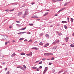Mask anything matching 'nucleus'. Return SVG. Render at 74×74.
<instances>
[{
	"label": "nucleus",
	"instance_id": "obj_1",
	"mask_svg": "<svg viewBox=\"0 0 74 74\" xmlns=\"http://www.w3.org/2000/svg\"><path fill=\"white\" fill-rule=\"evenodd\" d=\"M48 56L50 55H53V53H46L44 54V56Z\"/></svg>",
	"mask_w": 74,
	"mask_h": 74
},
{
	"label": "nucleus",
	"instance_id": "obj_2",
	"mask_svg": "<svg viewBox=\"0 0 74 74\" xmlns=\"http://www.w3.org/2000/svg\"><path fill=\"white\" fill-rule=\"evenodd\" d=\"M59 40H58L56 41H55V42H54L53 43V44L55 45V44H58V43H59Z\"/></svg>",
	"mask_w": 74,
	"mask_h": 74
},
{
	"label": "nucleus",
	"instance_id": "obj_3",
	"mask_svg": "<svg viewBox=\"0 0 74 74\" xmlns=\"http://www.w3.org/2000/svg\"><path fill=\"white\" fill-rule=\"evenodd\" d=\"M16 68H19V69H21L23 70H25V69H24L22 67V66H17L16 67Z\"/></svg>",
	"mask_w": 74,
	"mask_h": 74
},
{
	"label": "nucleus",
	"instance_id": "obj_4",
	"mask_svg": "<svg viewBox=\"0 0 74 74\" xmlns=\"http://www.w3.org/2000/svg\"><path fill=\"white\" fill-rule=\"evenodd\" d=\"M32 18H38L37 16L36 15H34L32 17Z\"/></svg>",
	"mask_w": 74,
	"mask_h": 74
},
{
	"label": "nucleus",
	"instance_id": "obj_5",
	"mask_svg": "<svg viewBox=\"0 0 74 74\" xmlns=\"http://www.w3.org/2000/svg\"><path fill=\"white\" fill-rule=\"evenodd\" d=\"M26 33V32H19L17 34H23L24 33Z\"/></svg>",
	"mask_w": 74,
	"mask_h": 74
},
{
	"label": "nucleus",
	"instance_id": "obj_6",
	"mask_svg": "<svg viewBox=\"0 0 74 74\" xmlns=\"http://www.w3.org/2000/svg\"><path fill=\"white\" fill-rule=\"evenodd\" d=\"M28 13V12H27V11H25V13L24 14L25 16H26L27 15V13Z\"/></svg>",
	"mask_w": 74,
	"mask_h": 74
},
{
	"label": "nucleus",
	"instance_id": "obj_7",
	"mask_svg": "<svg viewBox=\"0 0 74 74\" xmlns=\"http://www.w3.org/2000/svg\"><path fill=\"white\" fill-rule=\"evenodd\" d=\"M32 49H36V50H38V48L36 47H33L32 48Z\"/></svg>",
	"mask_w": 74,
	"mask_h": 74
},
{
	"label": "nucleus",
	"instance_id": "obj_8",
	"mask_svg": "<svg viewBox=\"0 0 74 74\" xmlns=\"http://www.w3.org/2000/svg\"><path fill=\"white\" fill-rule=\"evenodd\" d=\"M22 14V12H19L18 14V16H19L20 15H21Z\"/></svg>",
	"mask_w": 74,
	"mask_h": 74
},
{
	"label": "nucleus",
	"instance_id": "obj_9",
	"mask_svg": "<svg viewBox=\"0 0 74 74\" xmlns=\"http://www.w3.org/2000/svg\"><path fill=\"white\" fill-rule=\"evenodd\" d=\"M69 40V37H66L65 38V41L66 42H67Z\"/></svg>",
	"mask_w": 74,
	"mask_h": 74
},
{
	"label": "nucleus",
	"instance_id": "obj_10",
	"mask_svg": "<svg viewBox=\"0 0 74 74\" xmlns=\"http://www.w3.org/2000/svg\"><path fill=\"white\" fill-rule=\"evenodd\" d=\"M61 22L62 23H67V21H62Z\"/></svg>",
	"mask_w": 74,
	"mask_h": 74
},
{
	"label": "nucleus",
	"instance_id": "obj_11",
	"mask_svg": "<svg viewBox=\"0 0 74 74\" xmlns=\"http://www.w3.org/2000/svg\"><path fill=\"white\" fill-rule=\"evenodd\" d=\"M45 36L46 37L49 38V35H48V34H46Z\"/></svg>",
	"mask_w": 74,
	"mask_h": 74
},
{
	"label": "nucleus",
	"instance_id": "obj_12",
	"mask_svg": "<svg viewBox=\"0 0 74 74\" xmlns=\"http://www.w3.org/2000/svg\"><path fill=\"white\" fill-rule=\"evenodd\" d=\"M16 55V54L15 53H14L13 54H12L11 56V57H14V56H15Z\"/></svg>",
	"mask_w": 74,
	"mask_h": 74
},
{
	"label": "nucleus",
	"instance_id": "obj_13",
	"mask_svg": "<svg viewBox=\"0 0 74 74\" xmlns=\"http://www.w3.org/2000/svg\"><path fill=\"white\" fill-rule=\"evenodd\" d=\"M4 37V38H5V40H7V38H8V36H5Z\"/></svg>",
	"mask_w": 74,
	"mask_h": 74
},
{
	"label": "nucleus",
	"instance_id": "obj_14",
	"mask_svg": "<svg viewBox=\"0 0 74 74\" xmlns=\"http://www.w3.org/2000/svg\"><path fill=\"white\" fill-rule=\"evenodd\" d=\"M49 46V43H47L45 44V47H48V46Z\"/></svg>",
	"mask_w": 74,
	"mask_h": 74
},
{
	"label": "nucleus",
	"instance_id": "obj_15",
	"mask_svg": "<svg viewBox=\"0 0 74 74\" xmlns=\"http://www.w3.org/2000/svg\"><path fill=\"white\" fill-rule=\"evenodd\" d=\"M26 29V27H25V28H22L21 29H19V30H25Z\"/></svg>",
	"mask_w": 74,
	"mask_h": 74
},
{
	"label": "nucleus",
	"instance_id": "obj_16",
	"mask_svg": "<svg viewBox=\"0 0 74 74\" xmlns=\"http://www.w3.org/2000/svg\"><path fill=\"white\" fill-rule=\"evenodd\" d=\"M40 36H43V35H44V33H42L41 34H39Z\"/></svg>",
	"mask_w": 74,
	"mask_h": 74
},
{
	"label": "nucleus",
	"instance_id": "obj_17",
	"mask_svg": "<svg viewBox=\"0 0 74 74\" xmlns=\"http://www.w3.org/2000/svg\"><path fill=\"white\" fill-rule=\"evenodd\" d=\"M48 14V12L46 13L45 14L43 15V16H46V15H47Z\"/></svg>",
	"mask_w": 74,
	"mask_h": 74
},
{
	"label": "nucleus",
	"instance_id": "obj_18",
	"mask_svg": "<svg viewBox=\"0 0 74 74\" xmlns=\"http://www.w3.org/2000/svg\"><path fill=\"white\" fill-rule=\"evenodd\" d=\"M32 69H37V67H32Z\"/></svg>",
	"mask_w": 74,
	"mask_h": 74
},
{
	"label": "nucleus",
	"instance_id": "obj_19",
	"mask_svg": "<svg viewBox=\"0 0 74 74\" xmlns=\"http://www.w3.org/2000/svg\"><path fill=\"white\" fill-rule=\"evenodd\" d=\"M24 40V38H20L19 39V41H21V40Z\"/></svg>",
	"mask_w": 74,
	"mask_h": 74
},
{
	"label": "nucleus",
	"instance_id": "obj_20",
	"mask_svg": "<svg viewBox=\"0 0 74 74\" xmlns=\"http://www.w3.org/2000/svg\"><path fill=\"white\" fill-rule=\"evenodd\" d=\"M14 11V9H13L12 10H9V11H10V12H11L12 11Z\"/></svg>",
	"mask_w": 74,
	"mask_h": 74
},
{
	"label": "nucleus",
	"instance_id": "obj_21",
	"mask_svg": "<svg viewBox=\"0 0 74 74\" xmlns=\"http://www.w3.org/2000/svg\"><path fill=\"white\" fill-rule=\"evenodd\" d=\"M42 61H41L39 62L38 64H42Z\"/></svg>",
	"mask_w": 74,
	"mask_h": 74
},
{
	"label": "nucleus",
	"instance_id": "obj_22",
	"mask_svg": "<svg viewBox=\"0 0 74 74\" xmlns=\"http://www.w3.org/2000/svg\"><path fill=\"white\" fill-rule=\"evenodd\" d=\"M68 3H65L64 5V7H65V6H66V5H67V4Z\"/></svg>",
	"mask_w": 74,
	"mask_h": 74
},
{
	"label": "nucleus",
	"instance_id": "obj_23",
	"mask_svg": "<svg viewBox=\"0 0 74 74\" xmlns=\"http://www.w3.org/2000/svg\"><path fill=\"white\" fill-rule=\"evenodd\" d=\"M20 55H25V53H21L20 54Z\"/></svg>",
	"mask_w": 74,
	"mask_h": 74
},
{
	"label": "nucleus",
	"instance_id": "obj_24",
	"mask_svg": "<svg viewBox=\"0 0 74 74\" xmlns=\"http://www.w3.org/2000/svg\"><path fill=\"white\" fill-rule=\"evenodd\" d=\"M52 1H53V2H56V1H57V0H52Z\"/></svg>",
	"mask_w": 74,
	"mask_h": 74
},
{
	"label": "nucleus",
	"instance_id": "obj_25",
	"mask_svg": "<svg viewBox=\"0 0 74 74\" xmlns=\"http://www.w3.org/2000/svg\"><path fill=\"white\" fill-rule=\"evenodd\" d=\"M71 21L72 22H73L74 19H73L72 18H71Z\"/></svg>",
	"mask_w": 74,
	"mask_h": 74
},
{
	"label": "nucleus",
	"instance_id": "obj_26",
	"mask_svg": "<svg viewBox=\"0 0 74 74\" xmlns=\"http://www.w3.org/2000/svg\"><path fill=\"white\" fill-rule=\"evenodd\" d=\"M65 9H66V8H61V10L62 11V10H64Z\"/></svg>",
	"mask_w": 74,
	"mask_h": 74
},
{
	"label": "nucleus",
	"instance_id": "obj_27",
	"mask_svg": "<svg viewBox=\"0 0 74 74\" xmlns=\"http://www.w3.org/2000/svg\"><path fill=\"white\" fill-rule=\"evenodd\" d=\"M64 27L65 29H67V27L66 25H64Z\"/></svg>",
	"mask_w": 74,
	"mask_h": 74
},
{
	"label": "nucleus",
	"instance_id": "obj_28",
	"mask_svg": "<svg viewBox=\"0 0 74 74\" xmlns=\"http://www.w3.org/2000/svg\"><path fill=\"white\" fill-rule=\"evenodd\" d=\"M23 67H24V69H26V67L25 65H23Z\"/></svg>",
	"mask_w": 74,
	"mask_h": 74
},
{
	"label": "nucleus",
	"instance_id": "obj_29",
	"mask_svg": "<svg viewBox=\"0 0 74 74\" xmlns=\"http://www.w3.org/2000/svg\"><path fill=\"white\" fill-rule=\"evenodd\" d=\"M61 35H62V33H60V34H58V36H60Z\"/></svg>",
	"mask_w": 74,
	"mask_h": 74
},
{
	"label": "nucleus",
	"instance_id": "obj_30",
	"mask_svg": "<svg viewBox=\"0 0 74 74\" xmlns=\"http://www.w3.org/2000/svg\"><path fill=\"white\" fill-rule=\"evenodd\" d=\"M39 45H43V43H42V42H40L39 43Z\"/></svg>",
	"mask_w": 74,
	"mask_h": 74
},
{
	"label": "nucleus",
	"instance_id": "obj_31",
	"mask_svg": "<svg viewBox=\"0 0 74 74\" xmlns=\"http://www.w3.org/2000/svg\"><path fill=\"white\" fill-rule=\"evenodd\" d=\"M47 72V71H44L43 72V74H45V73H46V72Z\"/></svg>",
	"mask_w": 74,
	"mask_h": 74
},
{
	"label": "nucleus",
	"instance_id": "obj_32",
	"mask_svg": "<svg viewBox=\"0 0 74 74\" xmlns=\"http://www.w3.org/2000/svg\"><path fill=\"white\" fill-rule=\"evenodd\" d=\"M67 21H68V22H69V18L67 17Z\"/></svg>",
	"mask_w": 74,
	"mask_h": 74
},
{
	"label": "nucleus",
	"instance_id": "obj_33",
	"mask_svg": "<svg viewBox=\"0 0 74 74\" xmlns=\"http://www.w3.org/2000/svg\"><path fill=\"white\" fill-rule=\"evenodd\" d=\"M45 70L46 71H47V70H48V68L47 67L45 68Z\"/></svg>",
	"mask_w": 74,
	"mask_h": 74
},
{
	"label": "nucleus",
	"instance_id": "obj_34",
	"mask_svg": "<svg viewBox=\"0 0 74 74\" xmlns=\"http://www.w3.org/2000/svg\"><path fill=\"white\" fill-rule=\"evenodd\" d=\"M29 54L30 56H31V55H32V53L31 52Z\"/></svg>",
	"mask_w": 74,
	"mask_h": 74
},
{
	"label": "nucleus",
	"instance_id": "obj_35",
	"mask_svg": "<svg viewBox=\"0 0 74 74\" xmlns=\"http://www.w3.org/2000/svg\"><path fill=\"white\" fill-rule=\"evenodd\" d=\"M29 25H30V26H33V24H29Z\"/></svg>",
	"mask_w": 74,
	"mask_h": 74
},
{
	"label": "nucleus",
	"instance_id": "obj_36",
	"mask_svg": "<svg viewBox=\"0 0 74 74\" xmlns=\"http://www.w3.org/2000/svg\"><path fill=\"white\" fill-rule=\"evenodd\" d=\"M16 22L17 23H20V21H16Z\"/></svg>",
	"mask_w": 74,
	"mask_h": 74
},
{
	"label": "nucleus",
	"instance_id": "obj_37",
	"mask_svg": "<svg viewBox=\"0 0 74 74\" xmlns=\"http://www.w3.org/2000/svg\"><path fill=\"white\" fill-rule=\"evenodd\" d=\"M27 34H31V33L30 32H28L27 33Z\"/></svg>",
	"mask_w": 74,
	"mask_h": 74
},
{
	"label": "nucleus",
	"instance_id": "obj_38",
	"mask_svg": "<svg viewBox=\"0 0 74 74\" xmlns=\"http://www.w3.org/2000/svg\"><path fill=\"white\" fill-rule=\"evenodd\" d=\"M25 7V5H23L21 7V8H22V7Z\"/></svg>",
	"mask_w": 74,
	"mask_h": 74
},
{
	"label": "nucleus",
	"instance_id": "obj_39",
	"mask_svg": "<svg viewBox=\"0 0 74 74\" xmlns=\"http://www.w3.org/2000/svg\"><path fill=\"white\" fill-rule=\"evenodd\" d=\"M55 59V58L53 57H52V58L51 59V60H54Z\"/></svg>",
	"mask_w": 74,
	"mask_h": 74
},
{
	"label": "nucleus",
	"instance_id": "obj_40",
	"mask_svg": "<svg viewBox=\"0 0 74 74\" xmlns=\"http://www.w3.org/2000/svg\"><path fill=\"white\" fill-rule=\"evenodd\" d=\"M9 73H10V71H8L7 72V73H6V74H9Z\"/></svg>",
	"mask_w": 74,
	"mask_h": 74
},
{
	"label": "nucleus",
	"instance_id": "obj_41",
	"mask_svg": "<svg viewBox=\"0 0 74 74\" xmlns=\"http://www.w3.org/2000/svg\"><path fill=\"white\" fill-rule=\"evenodd\" d=\"M5 11H7V12H8L9 11V10H5Z\"/></svg>",
	"mask_w": 74,
	"mask_h": 74
},
{
	"label": "nucleus",
	"instance_id": "obj_42",
	"mask_svg": "<svg viewBox=\"0 0 74 74\" xmlns=\"http://www.w3.org/2000/svg\"><path fill=\"white\" fill-rule=\"evenodd\" d=\"M37 71H39V70H40V69H39L38 68L37 69Z\"/></svg>",
	"mask_w": 74,
	"mask_h": 74
},
{
	"label": "nucleus",
	"instance_id": "obj_43",
	"mask_svg": "<svg viewBox=\"0 0 74 74\" xmlns=\"http://www.w3.org/2000/svg\"><path fill=\"white\" fill-rule=\"evenodd\" d=\"M45 60V58H43L42 60H43L44 61V60Z\"/></svg>",
	"mask_w": 74,
	"mask_h": 74
},
{
	"label": "nucleus",
	"instance_id": "obj_44",
	"mask_svg": "<svg viewBox=\"0 0 74 74\" xmlns=\"http://www.w3.org/2000/svg\"><path fill=\"white\" fill-rule=\"evenodd\" d=\"M49 65H51L52 64V63H50L49 64Z\"/></svg>",
	"mask_w": 74,
	"mask_h": 74
},
{
	"label": "nucleus",
	"instance_id": "obj_45",
	"mask_svg": "<svg viewBox=\"0 0 74 74\" xmlns=\"http://www.w3.org/2000/svg\"><path fill=\"white\" fill-rule=\"evenodd\" d=\"M34 4V2H32V3L31 4H32V5H33V4Z\"/></svg>",
	"mask_w": 74,
	"mask_h": 74
},
{
	"label": "nucleus",
	"instance_id": "obj_46",
	"mask_svg": "<svg viewBox=\"0 0 74 74\" xmlns=\"http://www.w3.org/2000/svg\"><path fill=\"white\" fill-rule=\"evenodd\" d=\"M8 43L7 42H5V45H7V44Z\"/></svg>",
	"mask_w": 74,
	"mask_h": 74
},
{
	"label": "nucleus",
	"instance_id": "obj_47",
	"mask_svg": "<svg viewBox=\"0 0 74 74\" xmlns=\"http://www.w3.org/2000/svg\"><path fill=\"white\" fill-rule=\"evenodd\" d=\"M53 49H56V47H53Z\"/></svg>",
	"mask_w": 74,
	"mask_h": 74
},
{
	"label": "nucleus",
	"instance_id": "obj_48",
	"mask_svg": "<svg viewBox=\"0 0 74 74\" xmlns=\"http://www.w3.org/2000/svg\"><path fill=\"white\" fill-rule=\"evenodd\" d=\"M39 69H42V66H40L39 67Z\"/></svg>",
	"mask_w": 74,
	"mask_h": 74
},
{
	"label": "nucleus",
	"instance_id": "obj_49",
	"mask_svg": "<svg viewBox=\"0 0 74 74\" xmlns=\"http://www.w3.org/2000/svg\"><path fill=\"white\" fill-rule=\"evenodd\" d=\"M29 10V9H26V11H27V12H28V10Z\"/></svg>",
	"mask_w": 74,
	"mask_h": 74
},
{
	"label": "nucleus",
	"instance_id": "obj_50",
	"mask_svg": "<svg viewBox=\"0 0 74 74\" xmlns=\"http://www.w3.org/2000/svg\"><path fill=\"white\" fill-rule=\"evenodd\" d=\"M12 4L13 5H15V3H12Z\"/></svg>",
	"mask_w": 74,
	"mask_h": 74
},
{
	"label": "nucleus",
	"instance_id": "obj_51",
	"mask_svg": "<svg viewBox=\"0 0 74 74\" xmlns=\"http://www.w3.org/2000/svg\"><path fill=\"white\" fill-rule=\"evenodd\" d=\"M12 27H11V26L9 27L10 29H11V28H12Z\"/></svg>",
	"mask_w": 74,
	"mask_h": 74
},
{
	"label": "nucleus",
	"instance_id": "obj_52",
	"mask_svg": "<svg viewBox=\"0 0 74 74\" xmlns=\"http://www.w3.org/2000/svg\"><path fill=\"white\" fill-rule=\"evenodd\" d=\"M62 71H60L59 72V74H60V73H62Z\"/></svg>",
	"mask_w": 74,
	"mask_h": 74
},
{
	"label": "nucleus",
	"instance_id": "obj_53",
	"mask_svg": "<svg viewBox=\"0 0 74 74\" xmlns=\"http://www.w3.org/2000/svg\"><path fill=\"white\" fill-rule=\"evenodd\" d=\"M54 16H58V14H55Z\"/></svg>",
	"mask_w": 74,
	"mask_h": 74
},
{
	"label": "nucleus",
	"instance_id": "obj_54",
	"mask_svg": "<svg viewBox=\"0 0 74 74\" xmlns=\"http://www.w3.org/2000/svg\"><path fill=\"white\" fill-rule=\"evenodd\" d=\"M26 55H27V56H30V55L29 54H26Z\"/></svg>",
	"mask_w": 74,
	"mask_h": 74
},
{
	"label": "nucleus",
	"instance_id": "obj_55",
	"mask_svg": "<svg viewBox=\"0 0 74 74\" xmlns=\"http://www.w3.org/2000/svg\"><path fill=\"white\" fill-rule=\"evenodd\" d=\"M7 70V68H5V71H6V70Z\"/></svg>",
	"mask_w": 74,
	"mask_h": 74
},
{
	"label": "nucleus",
	"instance_id": "obj_56",
	"mask_svg": "<svg viewBox=\"0 0 74 74\" xmlns=\"http://www.w3.org/2000/svg\"><path fill=\"white\" fill-rule=\"evenodd\" d=\"M53 27V25H51L50 26V27Z\"/></svg>",
	"mask_w": 74,
	"mask_h": 74
},
{
	"label": "nucleus",
	"instance_id": "obj_57",
	"mask_svg": "<svg viewBox=\"0 0 74 74\" xmlns=\"http://www.w3.org/2000/svg\"><path fill=\"white\" fill-rule=\"evenodd\" d=\"M12 42H15V41L14 40H13Z\"/></svg>",
	"mask_w": 74,
	"mask_h": 74
},
{
	"label": "nucleus",
	"instance_id": "obj_58",
	"mask_svg": "<svg viewBox=\"0 0 74 74\" xmlns=\"http://www.w3.org/2000/svg\"><path fill=\"white\" fill-rule=\"evenodd\" d=\"M70 47H73V45L72 44H71L70 45Z\"/></svg>",
	"mask_w": 74,
	"mask_h": 74
},
{
	"label": "nucleus",
	"instance_id": "obj_59",
	"mask_svg": "<svg viewBox=\"0 0 74 74\" xmlns=\"http://www.w3.org/2000/svg\"><path fill=\"white\" fill-rule=\"evenodd\" d=\"M27 41V40L26 39L24 40V41Z\"/></svg>",
	"mask_w": 74,
	"mask_h": 74
},
{
	"label": "nucleus",
	"instance_id": "obj_60",
	"mask_svg": "<svg viewBox=\"0 0 74 74\" xmlns=\"http://www.w3.org/2000/svg\"><path fill=\"white\" fill-rule=\"evenodd\" d=\"M2 68V66H0V69Z\"/></svg>",
	"mask_w": 74,
	"mask_h": 74
},
{
	"label": "nucleus",
	"instance_id": "obj_61",
	"mask_svg": "<svg viewBox=\"0 0 74 74\" xmlns=\"http://www.w3.org/2000/svg\"><path fill=\"white\" fill-rule=\"evenodd\" d=\"M39 62V60L38 61H36V63H37V62Z\"/></svg>",
	"mask_w": 74,
	"mask_h": 74
},
{
	"label": "nucleus",
	"instance_id": "obj_62",
	"mask_svg": "<svg viewBox=\"0 0 74 74\" xmlns=\"http://www.w3.org/2000/svg\"><path fill=\"white\" fill-rule=\"evenodd\" d=\"M58 1H62V0H58Z\"/></svg>",
	"mask_w": 74,
	"mask_h": 74
},
{
	"label": "nucleus",
	"instance_id": "obj_63",
	"mask_svg": "<svg viewBox=\"0 0 74 74\" xmlns=\"http://www.w3.org/2000/svg\"><path fill=\"white\" fill-rule=\"evenodd\" d=\"M36 42H37V41H35V42H34V43H36Z\"/></svg>",
	"mask_w": 74,
	"mask_h": 74
},
{
	"label": "nucleus",
	"instance_id": "obj_64",
	"mask_svg": "<svg viewBox=\"0 0 74 74\" xmlns=\"http://www.w3.org/2000/svg\"><path fill=\"white\" fill-rule=\"evenodd\" d=\"M73 36H74V33H73Z\"/></svg>",
	"mask_w": 74,
	"mask_h": 74
}]
</instances>
